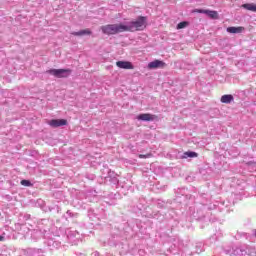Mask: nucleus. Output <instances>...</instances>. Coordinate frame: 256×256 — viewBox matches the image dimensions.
<instances>
[{
    "instance_id": "obj_1",
    "label": "nucleus",
    "mask_w": 256,
    "mask_h": 256,
    "mask_svg": "<svg viewBox=\"0 0 256 256\" xmlns=\"http://www.w3.org/2000/svg\"><path fill=\"white\" fill-rule=\"evenodd\" d=\"M147 29V17L139 16L137 19L132 20L128 25H124V31L135 33V31H144Z\"/></svg>"
},
{
    "instance_id": "obj_2",
    "label": "nucleus",
    "mask_w": 256,
    "mask_h": 256,
    "mask_svg": "<svg viewBox=\"0 0 256 256\" xmlns=\"http://www.w3.org/2000/svg\"><path fill=\"white\" fill-rule=\"evenodd\" d=\"M104 35H117V33H125V24H108L101 27Z\"/></svg>"
},
{
    "instance_id": "obj_3",
    "label": "nucleus",
    "mask_w": 256,
    "mask_h": 256,
    "mask_svg": "<svg viewBox=\"0 0 256 256\" xmlns=\"http://www.w3.org/2000/svg\"><path fill=\"white\" fill-rule=\"evenodd\" d=\"M47 73L57 77L58 79H63L68 75H71V69H50L47 71Z\"/></svg>"
},
{
    "instance_id": "obj_4",
    "label": "nucleus",
    "mask_w": 256,
    "mask_h": 256,
    "mask_svg": "<svg viewBox=\"0 0 256 256\" xmlns=\"http://www.w3.org/2000/svg\"><path fill=\"white\" fill-rule=\"evenodd\" d=\"M167 64L161 60H154L148 64V69H165Z\"/></svg>"
},
{
    "instance_id": "obj_5",
    "label": "nucleus",
    "mask_w": 256,
    "mask_h": 256,
    "mask_svg": "<svg viewBox=\"0 0 256 256\" xmlns=\"http://www.w3.org/2000/svg\"><path fill=\"white\" fill-rule=\"evenodd\" d=\"M48 125H50V127H53L54 129H56L57 127H64L65 125H67V120L52 119L48 122Z\"/></svg>"
},
{
    "instance_id": "obj_6",
    "label": "nucleus",
    "mask_w": 256,
    "mask_h": 256,
    "mask_svg": "<svg viewBox=\"0 0 256 256\" xmlns=\"http://www.w3.org/2000/svg\"><path fill=\"white\" fill-rule=\"evenodd\" d=\"M136 119L138 121H155V119H158V116L155 114L144 113L138 115Z\"/></svg>"
},
{
    "instance_id": "obj_7",
    "label": "nucleus",
    "mask_w": 256,
    "mask_h": 256,
    "mask_svg": "<svg viewBox=\"0 0 256 256\" xmlns=\"http://www.w3.org/2000/svg\"><path fill=\"white\" fill-rule=\"evenodd\" d=\"M116 67L119 69H135V66L130 61H117Z\"/></svg>"
},
{
    "instance_id": "obj_8",
    "label": "nucleus",
    "mask_w": 256,
    "mask_h": 256,
    "mask_svg": "<svg viewBox=\"0 0 256 256\" xmlns=\"http://www.w3.org/2000/svg\"><path fill=\"white\" fill-rule=\"evenodd\" d=\"M220 101L221 103L229 104V103H233V101H235V98L231 94H225L221 96Z\"/></svg>"
},
{
    "instance_id": "obj_9",
    "label": "nucleus",
    "mask_w": 256,
    "mask_h": 256,
    "mask_svg": "<svg viewBox=\"0 0 256 256\" xmlns=\"http://www.w3.org/2000/svg\"><path fill=\"white\" fill-rule=\"evenodd\" d=\"M92 33L91 29L87 28L78 32H72V35H74V37H83V35H91Z\"/></svg>"
},
{
    "instance_id": "obj_10",
    "label": "nucleus",
    "mask_w": 256,
    "mask_h": 256,
    "mask_svg": "<svg viewBox=\"0 0 256 256\" xmlns=\"http://www.w3.org/2000/svg\"><path fill=\"white\" fill-rule=\"evenodd\" d=\"M243 31H245V28L243 26H232L227 28V33H243Z\"/></svg>"
},
{
    "instance_id": "obj_11",
    "label": "nucleus",
    "mask_w": 256,
    "mask_h": 256,
    "mask_svg": "<svg viewBox=\"0 0 256 256\" xmlns=\"http://www.w3.org/2000/svg\"><path fill=\"white\" fill-rule=\"evenodd\" d=\"M195 157H199V154H197V152L188 151L183 153L182 159H193Z\"/></svg>"
},
{
    "instance_id": "obj_12",
    "label": "nucleus",
    "mask_w": 256,
    "mask_h": 256,
    "mask_svg": "<svg viewBox=\"0 0 256 256\" xmlns=\"http://www.w3.org/2000/svg\"><path fill=\"white\" fill-rule=\"evenodd\" d=\"M206 15H208L210 19H219V13L215 10H206Z\"/></svg>"
},
{
    "instance_id": "obj_13",
    "label": "nucleus",
    "mask_w": 256,
    "mask_h": 256,
    "mask_svg": "<svg viewBox=\"0 0 256 256\" xmlns=\"http://www.w3.org/2000/svg\"><path fill=\"white\" fill-rule=\"evenodd\" d=\"M243 9H247V11H253L256 13V4H243Z\"/></svg>"
},
{
    "instance_id": "obj_14",
    "label": "nucleus",
    "mask_w": 256,
    "mask_h": 256,
    "mask_svg": "<svg viewBox=\"0 0 256 256\" xmlns=\"http://www.w3.org/2000/svg\"><path fill=\"white\" fill-rule=\"evenodd\" d=\"M20 185H23V187H33V183L29 180H21Z\"/></svg>"
},
{
    "instance_id": "obj_15",
    "label": "nucleus",
    "mask_w": 256,
    "mask_h": 256,
    "mask_svg": "<svg viewBox=\"0 0 256 256\" xmlns=\"http://www.w3.org/2000/svg\"><path fill=\"white\" fill-rule=\"evenodd\" d=\"M188 25H189V22L187 21L180 22L177 25V29H185V27H187Z\"/></svg>"
},
{
    "instance_id": "obj_16",
    "label": "nucleus",
    "mask_w": 256,
    "mask_h": 256,
    "mask_svg": "<svg viewBox=\"0 0 256 256\" xmlns=\"http://www.w3.org/2000/svg\"><path fill=\"white\" fill-rule=\"evenodd\" d=\"M153 155L151 153L148 154H139V159H149L150 157H152Z\"/></svg>"
},
{
    "instance_id": "obj_17",
    "label": "nucleus",
    "mask_w": 256,
    "mask_h": 256,
    "mask_svg": "<svg viewBox=\"0 0 256 256\" xmlns=\"http://www.w3.org/2000/svg\"><path fill=\"white\" fill-rule=\"evenodd\" d=\"M207 10H203V9H196L194 10V13H203L204 15H206Z\"/></svg>"
},
{
    "instance_id": "obj_18",
    "label": "nucleus",
    "mask_w": 256,
    "mask_h": 256,
    "mask_svg": "<svg viewBox=\"0 0 256 256\" xmlns=\"http://www.w3.org/2000/svg\"><path fill=\"white\" fill-rule=\"evenodd\" d=\"M0 241H5V237L4 236H0Z\"/></svg>"
}]
</instances>
